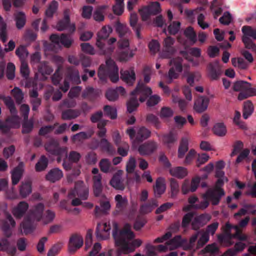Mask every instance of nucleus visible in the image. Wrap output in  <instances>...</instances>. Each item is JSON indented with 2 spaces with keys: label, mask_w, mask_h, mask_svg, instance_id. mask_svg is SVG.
<instances>
[{
  "label": "nucleus",
  "mask_w": 256,
  "mask_h": 256,
  "mask_svg": "<svg viewBox=\"0 0 256 256\" xmlns=\"http://www.w3.org/2000/svg\"><path fill=\"white\" fill-rule=\"evenodd\" d=\"M112 226V236L115 244L122 253L128 254L133 252L136 248L142 244V240L134 238L135 235L132 231L129 224H125L122 228L120 230L116 222H113Z\"/></svg>",
  "instance_id": "nucleus-1"
},
{
  "label": "nucleus",
  "mask_w": 256,
  "mask_h": 256,
  "mask_svg": "<svg viewBox=\"0 0 256 256\" xmlns=\"http://www.w3.org/2000/svg\"><path fill=\"white\" fill-rule=\"evenodd\" d=\"M225 164L223 160H219L216 164V176L218 178L215 186L213 189L209 190L204 196V202L200 204L194 206L196 208L204 209L208 205V201H211L212 204L216 205L219 202L220 200L224 194V190L221 186L228 180L225 176L224 173L221 169L224 167Z\"/></svg>",
  "instance_id": "nucleus-2"
},
{
  "label": "nucleus",
  "mask_w": 256,
  "mask_h": 256,
  "mask_svg": "<svg viewBox=\"0 0 256 256\" xmlns=\"http://www.w3.org/2000/svg\"><path fill=\"white\" fill-rule=\"evenodd\" d=\"M250 218L247 217L242 220L239 223V226H233L229 223L226 224L224 228L225 236L223 238L222 236H218V240L222 242H226V246L232 245L234 242V239L246 240L247 236L242 233L240 228H244L249 222Z\"/></svg>",
  "instance_id": "nucleus-3"
},
{
  "label": "nucleus",
  "mask_w": 256,
  "mask_h": 256,
  "mask_svg": "<svg viewBox=\"0 0 256 256\" xmlns=\"http://www.w3.org/2000/svg\"><path fill=\"white\" fill-rule=\"evenodd\" d=\"M44 205L42 203L38 204L32 208L28 217L24 218L20 224V229L22 232L27 234L32 232L33 227L31 222L41 221L44 215Z\"/></svg>",
  "instance_id": "nucleus-4"
},
{
  "label": "nucleus",
  "mask_w": 256,
  "mask_h": 256,
  "mask_svg": "<svg viewBox=\"0 0 256 256\" xmlns=\"http://www.w3.org/2000/svg\"><path fill=\"white\" fill-rule=\"evenodd\" d=\"M152 93V91L150 88L139 83L136 90L132 92V98L127 102L128 111L131 113L136 110L138 106L136 100L137 96H140V101L142 102Z\"/></svg>",
  "instance_id": "nucleus-5"
},
{
  "label": "nucleus",
  "mask_w": 256,
  "mask_h": 256,
  "mask_svg": "<svg viewBox=\"0 0 256 256\" xmlns=\"http://www.w3.org/2000/svg\"><path fill=\"white\" fill-rule=\"evenodd\" d=\"M118 68L111 59L106 60L105 65L100 66L98 71V76L102 82H104L108 74L110 80L116 82L119 80Z\"/></svg>",
  "instance_id": "nucleus-6"
},
{
  "label": "nucleus",
  "mask_w": 256,
  "mask_h": 256,
  "mask_svg": "<svg viewBox=\"0 0 256 256\" xmlns=\"http://www.w3.org/2000/svg\"><path fill=\"white\" fill-rule=\"evenodd\" d=\"M88 194V190L87 187L84 186L82 182L78 184L74 190L71 191L68 194L70 198H74L72 202V204L76 206L81 204L80 200L78 198H80L81 200H86L87 198Z\"/></svg>",
  "instance_id": "nucleus-7"
},
{
  "label": "nucleus",
  "mask_w": 256,
  "mask_h": 256,
  "mask_svg": "<svg viewBox=\"0 0 256 256\" xmlns=\"http://www.w3.org/2000/svg\"><path fill=\"white\" fill-rule=\"evenodd\" d=\"M242 40L246 48L248 49H254L256 44L252 38L256 40V28L250 26H244L242 28Z\"/></svg>",
  "instance_id": "nucleus-8"
},
{
  "label": "nucleus",
  "mask_w": 256,
  "mask_h": 256,
  "mask_svg": "<svg viewBox=\"0 0 256 256\" xmlns=\"http://www.w3.org/2000/svg\"><path fill=\"white\" fill-rule=\"evenodd\" d=\"M50 39L52 42V45L53 46L51 48L54 52L60 50L62 46L65 47H69L72 42L70 36H67L64 34L60 36L55 34H52Z\"/></svg>",
  "instance_id": "nucleus-9"
},
{
  "label": "nucleus",
  "mask_w": 256,
  "mask_h": 256,
  "mask_svg": "<svg viewBox=\"0 0 256 256\" xmlns=\"http://www.w3.org/2000/svg\"><path fill=\"white\" fill-rule=\"evenodd\" d=\"M169 63L171 68L168 72V78L171 80L177 78L182 72L183 68L185 67V65L182 64V59L180 57L175 56L171 58Z\"/></svg>",
  "instance_id": "nucleus-10"
},
{
  "label": "nucleus",
  "mask_w": 256,
  "mask_h": 256,
  "mask_svg": "<svg viewBox=\"0 0 256 256\" xmlns=\"http://www.w3.org/2000/svg\"><path fill=\"white\" fill-rule=\"evenodd\" d=\"M160 6L158 2H152L148 6H145L139 10L143 20H148L151 15H154L161 12Z\"/></svg>",
  "instance_id": "nucleus-11"
},
{
  "label": "nucleus",
  "mask_w": 256,
  "mask_h": 256,
  "mask_svg": "<svg viewBox=\"0 0 256 256\" xmlns=\"http://www.w3.org/2000/svg\"><path fill=\"white\" fill-rule=\"evenodd\" d=\"M129 42L128 40L124 38L121 39L118 42V48L120 52L118 58L121 61H126L132 58L134 54L132 50L128 49Z\"/></svg>",
  "instance_id": "nucleus-12"
},
{
  "label": "nucleus",
  "mask_w": 256,
  "mask_h": 256,
  "mask_svg": "<svg viewBox=\"0 0 256 256\" xmlns=\"http://www.w3.org/2000/svg\"><path fill=\"white\" fill-rule=\"evenodd\" d=\"M112 32V30L110 26H104L102 27V30L98 32L96 46L99 49L100 54L106 52V51L104 50V40L109 36Z\"/></svg>",
  "instance_id": "nucleus-13"
},
{
  "label": "nucleus",
  "mask_w": 256,
  "mask_h": 256,
  "mask_svg": "<svg viewBox=\"0 0 256 256\" xmlns=\"http://www.w3.org/2000/svg\"><path fill=\"white\" fill-rule=\"evenodd\" d=\"M182 244V240L180 236H176L170 241L166 242V244H160L156 246L158 253L164 252L168 250H172L180 246Z\"/></svg>",
  "instance_id": "nucleus-14"
},
{
  "label": "nucleus",
  "mask_w": 256,
  "mask_h": 256,
  "mask_svg": "<svg viewBox=\"0 0 256 256\" xmlns=\"http://www.w3.org/2000/svg\"><path fill=\"white\" fill-rule=\"evenodd\" d=\"M70 14V10L66 9L64 12V20L60 21L56 26V28L58 30H63L67 28L70 31L74 32L75 30V25L74 24L70 23L69 16Z\"/></svg>",
  "instance_id": "nucleus-15"
},
{
  "label": "nucleus",
  "mask_w": 256,
  "mask_h": 256,
  "mask_svg": "<svg viewBox=\"0 0 256 256\" xmlns=\"http://www.w3.org/2000/svg\"><path fill=\"white\" fill-rule=\"evenodd\" d=\"M46 150L50 153L59 156L58 161L61 158H64L67 156V150L66 148L59 149L58 147L56 142L52 141L46 145Z\"/></svg>",
  "instance_id": "nucleus-16"
},
{
  "label": "nucleus",
  "mask_w": 256,
  "mask_h": 256,
  "mask_svg": "<svg viewBox=\"0 0 256 256\" xmlns=\"http://www.w3.org/2000/svg\"><path fill=\"white\" fill-rule=\"evenodd\" d=\"M110 223L102 222L98 224L96 236L100 240H106L110 235Z\"/></svg>",
  "instance_id": "nucleus-17"
},
{
  "label": "nucleus",
  "mask_w": 256,
  "mask_h": 256,
  "mask_svg": "<svg viewBox=\"0 0 256 256\" xmlns=\"http://www.w3.org/2000/svg\"><path fill=\"white\" fill-rule=\"evenodd\" d=\"M126 92L124 88L122 86L116 89H109L106 93V97L110 101H115L118 99L119 96H124Z\"/></svg>",
  "instance_id": "nucleus-18"
},
{
  "label": "nucleus",
  "mask_w": 256,
  "mask_h": 256,
  "mask_svg": "<svg viewBox=\"0 0 256 256\" xmlns=\"http://www.w3.org/2000/svg\"><path fill=\"white\" fill-rule=\"evenodd\" d=\"M209 99L206 96L198 97L195 101L194 109L198 112L201 113L205 111L208 107Z\"/></svg>",
  "instance_id": "nucleus-19"
},
{
  "label": "nucleus",
  "mask_w": 256,
  "mask_h": 256,
  "mask_svg": "<svg viewBox=\"0 0 256 256\" xmlns=\"http://www.w3.org/2000/svg\"><path fill=\"white\" fill-rule=\"evenodd\" d=\"M83 244L82 238L80 236L74 235L72 236L68 244V251L74 252L80 248Z\"/></svg>",
  "instance_id": "nucleus-20"
},
{
  "label": "nucleus",
  "mask_w": 256,
  "mask_h": 256,
  "mask_svg": "<svg viewBox=\"0 0 256 256\" xmlns=\"http://www.w3.org/2000/svg\"><path fill=\"white\" fill-rule=\"evenodd\" d=\"M174 40L170 37H168L164 39V52L162 54V57L164 58H170L173 52L172 46L174 44Z\"/></svg>",
  "instance_id": "nucleus-21"
},
{
  "label": "nucleus",
  "mask_w": 256,
  "mask_h": 256,
  "mask_svg": "<svg viewBox=\"0 0 256 256\" xmlns=\"http://www.w3.org/2000/svg\"><path fill=\"white\" fill-rule=\"evenodd\" d=\"M28 204L25 202H20L16 206H14L12 212L14 216L17 218L22 217L28 208Z\"/></svg>",
  "instance_id": "nucleus-22"
},
{
  "label": "nucleus",
  "mask_w": 256,
  "mask_h": 256,
  "mask_svg": "<svg viewBox=\"0 0 256 256\" xmlns=\"http://www.w3.org/2000/svg\"><path fill=\"white\" fill-rule=\"evenodd\" d=\"M168 171L172 176L180 179L183 178L188 174L187 168L183 166L170 168Z\"/></svg>",
  "instance_id": "nucleus-23"
},
{
  "label": "nucleus",
  "mask_w": 256,
  "mask_h": 256,
  "mask_svg": "<svg viewBox=\"0 0 256 256\" xmlns=\"http://www.w3.org/2000/svg\"><path fill=\"white\" fill-rule=\"evenodd\" d=\"M158 148V144L154 142H150L140 145L138 148L139 153L142 155L149 154Z\"/></svg>",
  "instance_id": "nucleus-24"
},
{
  "label": "nucleus",
  "mask_w": 256,
  "mask_h": 256,
  "mask_svg": "<svg viewBox=\"0 0 256 256\" xmlns=\"http://www.w3.org/2000/svg\"><path fill=\"white\" fill-rule=\"evenodd\" d=\"M24 164L20 162L18 166L11 172L12 183L13 184H16L20 181L24 170Z\"/></svg>",
  "instance_id": "nucleus-25"
},
{
  "label": "nucleus",
  "mask_w": 256,
  "mask_h": 256,
  "mask_svg": "<svg viewBox=\"0 0 256 256\" xmlns=\"http://www.w3.org/2000/svg\"><path fill=\"white\" fill-rule=\"evenodd\" d=\"M198 236H200L198 240V246H202L206 242H207L209 240L208 234L206 232H200L190 238V245H192L194 243L198 238Z\"/></svg>",
  "instance_id": "nucleus-26"
},
{
  "label": "nucleus",
  "mask_w": 256,
  "mask_h": 256,
  "mask_svg": "<svg viewBox=\"0 0 256 256\" xmlns=\"http://www.w3.org/2000/svg\"><path fill=\"white\" fill-rule=\"evenodd\" d=\"M121 78L128 85L132 84L136 80V75L132 69L121 72Z\"/></svg>",
  "instance_id": "nucleus-27"
},
{
  "label": "nucleus",
  "mask_w": 256,
  "mask_h": 256,
  "mask_svg": "<svg viewBox=\"0 0 256 256\" xmlns=\"http://www.w3.org/2000/svg\"><path fill=\"white\" fill-rule=\"evenodd\" d=\"M212 131L215 135L220 137L225 136L227 133L226 126L222 122L216 123L212 128Z\"/></svg>",
  "instance_id": "nucleus-28"
},
{
  "label": "nucleus",
  "mask_w": 256,
  "mask_h": 256,
  "mask_svg": "<svg viewBox=\"0 0 256 256\" xmlns=\"http://www.w3.org/2000/svg\"><path fill=\"white\" fill-rule=\"evenodd\" d=\"M189 138L188 137L182 138L179 146L178 152V158H184L186 152L188 150Z\"/></svg>",
  "instance_id": "nucleus-29"
},
{
  "label": "nucleus",
  "mask_w": 256,
  "mask_h": 256,
  "mask_svg": "<svg viewBox=\"0 0 256 256\" xmlns=\"http://www.w3.org/2000/svg\"><path fill=\"white\" fill-rule=\"evenodd\" d=\"M166 182L164 178H159L157 179L155 186L154 187V194L160 196L166 190Z\"/></svg>",
  "instance_id": "nucleus-30"
},
{
  "label": "nucleus",
  "mask_w": 256,
  "mask_h": 256,
  "mask_svg": "<svg viewBox=\"0 0 256 256\" xmlns=\"http://www.w3.org/2000/svg\"><path fill=\"white\" fill-rule=\"evenodd\" d=\"M93 188L96 196H99L102 191V176H94L92 177Z\"/></svg>",
  "instance_id": "nucleus-31"
},
{
  "label": "nucleus",
  "mask_w": 256,
  "mask_h": 256,
  "mask_svg": "<svg viewBox=\"0 0 256 256\" xmlns=\"http://www.w3.org/2000/svg\"><path fill=\"white\" fill-rule=\"evenodd\" d=\"M63 176L61 170L56 168L51 170L46 176V179L51 182H55L60 180Z\"/></svg>",
  "instance_id": "nucleus-32"
},
{
  "label": "nucleus",
  "mask_w": 256,
  "mask_h": 256,
  "mask_svg": "<svg viewBox=\"0 0 256 256\" xmlns=\"http://www.w3.org/2000/svg\"><path fill=\"white\" fill-rule=\"evenodd\" d=\"M36 66L38 67V73L36 74V77L38 78L40 74L42 76V78L40 77V79H44L46 75L50 74L52 72V68L44 62L40 63Z\"/></svg>",
  "instance_id": "nucleus-33"
},
{
  "label": "nucleus",
  "mask_w": 256,
  "mask_h": 256,
  "mask_svg": "<svg viewBox=\"0 0 256 256\" xmlns=\"http://www.w3.org/2000/svg\"><path fill=\"white\" fill-rule=\"evenodd\" d=\"M14 16L16 28L21 29L26 24V16L25 14L22 11H18L16 12Z\"/></svg>",
  "instance_id": "nucleus-34"
},
{
  "label": "nucleus",
  "mask_w": 256,
  "mask_h": 256,
  "mask_svg": "<svg viewBox=\"0 0 256 256\" xmlns=\"http://www.w3.org/2000/svg\"><path fill=\"white\" fill-rule=\"evenodd\" d=\"M242 241V240H240ZM246 247V244L242 242L236 243L234 248L229 249L222 256H232L236 254L237 252L242 251Z\"/></svg>",
  "instance_id": "nucleus-35"
},
{
  "label": "nucleus",
  "mask_w": 256,
  "mask_h": 256,
  "mask_svg": "<svg viewBox=\"0 0 256 256\" xmlns=\"http://www.w3.org/2000/svg\"><path fill=\"white\" fill-rule=\"evenodd\" d=\"M177 137L176 134L170 133L166 135H164L162 138V142L165 146L170 149L176 141Z\"/></svg>",
  "instance_id": "nucleus-36"
},
{
  "label": "nucleus",
  "mask_w": 256,
  "mask_h": 256,
  "mask_svg": "<svg viewBox=\"0 0 256 256\" xmlns=\"http://www.w3.org/2000/svg\"><path fill=\"white\" fill-rule=\"evenodd\" d=\"M0 250H4L8 254L14 255L16 254V248L10 244L6 240H4L0 242Z\"/></svg>",
  "instance_id": "nucleus-37"
},
{
  "label": "nucleus",
  "mask_w": 256,
  "mask_h": 256,
  "mask_svg": "<svg viewBox=\"0 0 256 256\" xmlns=\"http://www.w3.org/2000/svg\"><path fill=\"white\" fill-rule=\"evenodd\" d=\"M120 174H116L114 176L113 178L110 181V184L116 190H123L124 186L122 183L120 179V174L122 171H120Z\"/></svg>",
  "instance_id": "nucleus-38"
},
{
  "label": "nucleus",
  "mask_w": 256,
  "mask_h": 256,
  "mask_svg": "<svg viewBox=\"0 0 256 256\" xmlns=\"http://www.w3.org/2000/svg\"><path fill=\"white\" fill-rule=\"evenodd\" d=\"M150 134V132L147 128L142 127L137 130L136 140L142 141L148 138Z\"/></svg>",
  "instance_id": "nucleus-39"
},
{
  "label": "nucleus",
  "mask_w": 256,
  "mask_h": 256,
  "mask_svg": "<svg viewBox=\"0 0 256 256\" xmlns=\"http://www.w3.org/2000/svg\"><path fill=\"white\" fill-rule=\"evenodd\" d=\"M233 88L236 91L247 92L250 90V84L244 81L237 82L234 84Z\"/></svg>",
  "instance_id": "nucleus-40"
},
{
  "label": "nucleus",
  "mask_w": 256,
  "mask_h": 256,
  "mask_svg": "<svg viewBox=\"0 0 256 256\" xmlns=\"http://www.w3.org/2000/svg\"><path fill=\"white\" fill-rule=\"evenodd\" d=\"M114 200L116 202V208L120 210L124 209L128 205V200L126 197L120 194L116 196Z\"/></svg>",
  "instance_id": "nucleus-41"
},
{
  "label": "nucleus",
  "mask_w": 256,
  "mask_h": 256,
  "mask_svg": "<svg viewBox=\"0 0 256 256\" xmlns=\"http://www.w3.org/2000/svg\"><path fill=\"white\" fill-rule=\"evenodd\" d=\"M58 4L56 1L52 2L45 12V18H49L52 17L58 8Z\"/></svg>",
  "instance_id": "nucleus-42"
},
{
  "label": "nucleus",
  "mask_w": 256,
  "mask_h": 256,
  "mask_svg": "<svg viewBox=\"0 0 256 256\" xmlns=\"http://www.w3.org/2000/svg\"><path fill=\"white\" fill-rule=\"evenodd\" d=\"M8 37L6 24L2 18L0 16V39L3 42H6Z\"/></svg>",
  "instance_id": "nucleus-43"
},
{
  "label": "nucleus",
  "mask_w": 256,
  "mask_h": 256,
  "mask_svg": "<svg viewBox=\"0 0 256 256\" xmlns=\"http://www.w3.org/2000/svg\"><path fill=\"white\" fill-rule=\"evenodd\" d=\"M20 192L22 198H26L32 192L31 183L30 182H23L20 186Z\"/></svg>",
  "instance_id": "nucleus-44"
},
{
  "label": "nucleus",
  "mask_w": 256,
  "mask_h": 256,
  "mask_svg": "<svg viewBox=\"0 0 256 256\" xmlns=\"http://www.w3.org/2000/svg\"><path fill=\"white\" fill-rule=\"evenodd\" d=\"M110 208V204L108 200L104 198L103 201L100 202V208L98 206L96 208L95 212L96 214H98L100 212L104 213Z\"/></svg>",
  "instance_id": "nucleus-45"
},
{
  "label": "nucleus",
  "mask_w": 256,
  "mask_h": 256,
  "mask_svg": "<svg viewBox=\"0 0 256 256\" xmlns=\"http://www.w3.org/2000/svg\"><path fill=\"white\" fill-rule=\"evenodd\" d=\"M55 213L50 210H48L46 212V213L44 214L40 222L44 224H46L52 222L55 218Z\"/></svg>",
  "instance_id": "nucleus-46"
},
{
  "label": "nucleus",
  "mask_w": 256,
  "mask_h": 256,
  "mask_svg": "<svg viewBox=\"0 0 256 256\" xmlns=\"http://www.w3.org/2000/svg\"><path fill=\"white\" fill-rule=\"evenodd\" d=\"M170 196L174 198L177 196L180 191V186L178 182L172 178L170 182Z\"/></svg>",
  "instance_id": "nucleus-47"
},
{
  "label": "nucleus",
  "mask_w": 256,
  "mask_h": 256,
  "mask_svg": "<svg viewBox=\"0 0 256 256\" xmlns=\"http://www.w3.org/2000/svg\"><path fill=\"white\" fill-rule=\"evenodd\" d=\"M106 8V6H103L98 8L94 12L93 18L96 21H102L104 20V11Z\"/></svg>",
  "instance_id": "nucleus-48"
},
{
  "label": "nucleus",
  "mask_w": 256,
  "mask_h": 256,
  "mask_svg": "<svg viewBox=\"0 0 256 256\" xmlns=\"http://www.w3.org/2000/svg\"><path fill=\"white\" fill-rule=\"evenodd\" d=\"M197 152L194 149H190L186 155L184 164L186 165L190 164L196 158Z\"/></svg>",
  "instance_id": "nucleus-49"
},
{
  "label": "nucleus",
  "mask_w": 256,
  "mask_h": 256,
  "mask_svg": "<svg viewBox=\"0 0 256 256\" xmlns=\"http://www.w3.org/2000/svg\"><path fill=\"white\" fill-rule=\"evenodd\" d=\"M100 146L103 151L109 154H112L115 152L114 149L112 146L106 139L104 138L102 140Z\"/></svg>",
  "instance_id": "nucleus-50"
},
{
  "label": "nucleus",
  "mask_w": 256,
  "mask_h": 256,
  "mask_svg": "<svg viewBox=\"0 0 256 256\" xmlns=\"http://www.w3.org/2000/svg\"><path fill=\"white\" fill-rule=\"evenodd\" d=\"M232 62L234 67L240 69H246L248 66V64L242 58H233Z\"/></svg>",
  "instance_id": "nucleus-51"
},
{
  "label": "nucleus",
  "mask_w": 256,
  "mask_h": 256,
  "mask_svg": "<svg viewBox=\"0 0 256 256\" xmlns=\"http://www.w3.org/2000/svg\"><path fill=\"white\" fill-rule=\"evenodd\" d=\"M210 157L208 154L206 153L197 154L196 165L197 167H200L207 162Z\"/></svg>",
  "instance_id": "nucleus-52"
},
{
  "label": "nucleus",
  "mask_w": 256,
  "mask_h": 256,
  "mask_svg": "<svg viewBox=\"0 0 256 256\" xmlns=\"http://www.w3.org/2000/svg\"><path fill=\"white\" fill-rule=\"evenodd\" d=\"M254 110L252 104L250 102H246L244 106L243 116L244 118L246 119L252 114Z\"/></svg>",
  "instance_id": "nucleus-53"
},
{
  "label": "nucleus",
  "mask_w": 256,
  "mask_h": 256,
  "mask_svg": "<svg viewBox=\"0 0 256 256\" xmlns=\"http://www.w3.org/2000/svg\"><path fill=\"white\" fill-rule=\"evenodd\" d=\"M158 206V202L155 200H152L149 204H146L142 206L140 211L143 214H148Z\"/></svg>",
  "instance_id": "nucleus-54"
},
{
  "label": "nucleus",
  "mask_w": 256,
  "mask_h": 256,
  "mask_svg": "<svg viewBox=\"0 0 256 256\" xmlns=\"http://www.w3.org/2000/svg\"><path fill=\"white\" fill-rule=\"evenodd\" d=\"M156 248V246L148 243L146 244L144 251L148 256H156L158 254Z\"/></svg>",
  "instance_id": "nucleus-55"
},
{
  "label": "nucleus",
  "mask_w": 256,
  "mask_h": 256,
  "mask_svg": "<svg viewBox=\"0 0 256 256\" xmlns=\"http://www.w3.org/2000/svg\"><path fill=\"white\" fill-rule=\"evenodd\" d=\"M48 166V160L44 156H42L36 165V170L38 172L44 170Z\"/></svg>",
  "instance_id": "nucleus-56"
},
{
  "label": "nucleus",
  "mask_w": 256,
  "mask_h": 256,
  "mask_svg": "<svg viewBox=\"0 0 256 256\" xmlns=\"http://www.w3.org/2000/svg\"><path fill=\"white\" fill-rule=\"evenodd\" d=\"M9 128H18L20 126V118L18 116H14L7 119Z\"/></svg>",
  "instance_id": "nucleus-57"
},
{
  "label": "nucleus",
  "mask_w": 256,
  "mask_h": 256,
  "mask_svg": "<svg viewBox=\"0 0 256 256\" xmlns=\"http://www.w3.org/2000/svg\"><path fill=\"white\" fill-rule=\"evenodd\" d=\"M16 54L21 60L22 62H24V60L28 55V52L26 48L24 46L18 47L16 50Z\"/></svg>",
  "instance_id": "nucleus-58"
},
{
  "label": "nucleus",
  "mask_w": 256,
  "mask_h": 256,
  "mask_svg": "<svg viewBox=\"0 0 256 256\" xmlns=\"http://www.w3.org/2000/svg\"><path fill=\"white\" fill-rule=\"evenodd\" d=\"M105 114L112 119H114L117 116L116 110L115 108L106 106L104 108Z\"/></svg>",
  "instance_id": "nucleus-59"
},
{
  "label": "nucleus",
  "mask_w": 256,
  "mask_h": 256,
  "mask_svg": "<svg viewBox=\"0 0 256 256\" xmlns=\"http://www.w3.org/2000/svg\"><path fill=\"white\" fill-rule=\"evenodd\" d=\"M173 114L174 112L172 110L168 108H164L160 112V116L161 118L167 120L172 117Z\"/></svg>",
  "instance_id": "nucleus-60"
},
{
  "label": "nucleus",
  "mask_w": 256,
  "mask_h": 256,
  "mask_svg": "<svg viewBox=\"0 0 256 256\" xmlns=\"http://www.w3.org/2000/svg\"><path fill=\"white\" fill-rule=\"evenodd\" d=\"M244 149L243 143L240 141L236 142L234 144L233 150L230 154V156H236L241 152Z\"/></svg>",
  "instance_id": "nucleus-61"
},
{
  "label": "nucleus",
  "mask_w": 256,
  "mask_h": 256,
  "mask_svg": "<svg viewBox=\"0 0 256 256\" xmlns=\"http://www.w3.org/2000/svg\"><path fill=\"white\" fill-rule=\"evenodd\" d=\"M240 114L238 112H236L234 116V117L233 121L234 123L238 126L240 128L246 130V126L244 123L240 120Z\"/></svg>",
  "instance_id": "nucleus-62"
},
{
  "label": "nucleus",
  "mask_w": 256,
  "mask_h": 256,
  "mask_svg": "<svg viewBox=\"0 0 256 256\" xmlns=\"http://www.w3.org/2000/svg\"><path fill=\"white\" fill-rule=\"evenodd\" d=\"M252 206H246L242 208L238 212L234 214V216L237 218L238 216H242L245 215L247 213L254 214L256 212L255 210H251Z\"/></svg>",
  "instance_id": "nucleus-63"
},
{
  "label": "nucleus",
  "mask_w": 256,
  "mask_h": 256,
  "mask_svg": "<svg viewBox=\"0 0 256 256\" xmlns=\"http://www.w3.org/2000/svg\"><path fill=\"white\" fill-rule=\"evenodd\" d=\"M100 170L104 172L107 173L109 172L110 167V162L107 159H102L100 162Z\"/></svg>",
  "instance_id": "nucleus-64"
}]
</instances>
